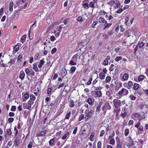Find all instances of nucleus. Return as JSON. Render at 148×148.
<instances>
[{
    "label": "nucleus",
    "instance_id": "obj_1",
    "mask_svg": "<svg viewBox=\"0 0 148 148\" xmlns=\"http://www.w3.org/2000/svg\"><path fill=\"white\" fill-rule=\"evenodd\" d=\"M113 102L115 107L114 112L116 113V120L120 119V116L119 113L120 110V101L116 99L113 100Z\"/></svg>",
    "mask_w": 148,
    "mask_h": 148
},
{
    "label": "nucleus",
    "instance_id": "obj_2",
    "mask_svg": "<svg viewBox=\"0 0 148 148\" xmlns=\"http://www.w3.org/2000/svg\"><path fill=\"white\" fill-rule=\"evenodd\" d=\"M94 111L92 110H89L86 109L85 112V121H88L89 119L91 117L92 114L94 113Z\"/></svg>",
    "mask_w": 148,
    "mask_h": 148
},
{
    "label": "nucleus",
    "instance_id": "obj_3",
    "mask_svg": "<svg viewBox=\"0 0 148 148\" xmlns=\"http://www.w3.org/2000/svg\"><path fill=\"white\" fill-rule=\"evenodd\" d=\"M34 101L32 100H29L27 103H23V108L24 109H27L29 110L31 108L32 106L34 103Z\"/></svg>",
    "mask_w": 148,
    "mask_h": 148
},
{
    "label": "nucleus",
    "instance_id": "obj_4",
    "mask_svg": "<svg viewBox=\"0 0 148 148\" xmlns=\"http://www.w3.org/2000/svg\"><path fill=\"white\" fill-rule=\"evenodd\" d=\"M111 109V106L109 103L107 102L105 103L104 106L102 108V110L105 113L107 110H109Z\"/></svg>",
    "mask_w": 148,
    "mask_h": 148
},
{
    "label": "nucleus",
    "instance_id": "obj_5",
    "mask_svg": "<svg viewBox=\"0 0 148 148\" xmlns=\"http://www.w3.org/2000/svg\"><path fill=\"white\" fill-rule=\"evenodd\" d=\"M91 93L95 97H97L99 98L102 96V93L101 91L92 90Z\"/></svg>",
    "mask_w": 148,
    "mask_h": 148
},
{
    "label": "nucleus",
    "instance_id": "obj_6",
    "mask_svg": "<svg viewBox=\"0 0 148 148\" xmlns=\"http://www.w3.org/2000/svg\"><path fill=\"white\" fill-rule=\"evenodd\" d=\"M107 70L106 68H103V71L100 72L99 74V78L101 80L103 79L106 76V74L107 73Z\"/></svg>",
    "mask_w": 148,
    "mask_h": 148
},
{
    "label": "nucleus",
    "instance_id": "obj_7",
    "mask_svg": "<svg viewBox=\"0 0 148 148\" xmlns=\"http://www.w3.org/2000/svg\"><path fill=\"white\" fill-rule=\"evenodd\" d=\"M58 105V102L55 100L51 101L49 106L50 108H57Z\"/></svg>",
    "mask_w": 148,
    "mask_h": 148
},
{
    "label": "nucleus",
    "instance_id": "obj_8",
    "mask_svg": "<svg viewBox=\"0 0 148 148\" xmlns=\"http://www.w3.org/2000/svg\"><path fill=\"white\" fill-rule=\"evenodd\" d=\"M98 0H93L89 3V6L92 8H94L97 6Z\"/></svg>",
    "mask_w": 148,
    "mask_h": 148
},
{
    "label": "nucleus",
    "instance_id": "obj_9",
    "mask_svg": "<svg viewBox=\"0 0 148 148\" xmlns=\"http://www.w3.org/2000/svg\"><path fill=\"white\" fill-rule=\"evenodd\" d=\"M47 132V131L46 130L39 132L36 134V136L37 137L44 136L46 134Z\"/></svg>",
    "mask_w": 148,
    "mask_h": 148
},
{
    "label": "nucleus",
    "instance_id": "obj_10",
    "mask_svg": "<svg viewBox=\"0 0 148 148\" xmlns=\"http://www.w3.org/2000/svg\"><path fill=\"white\" fill-rule=\"evenodd\" d=\"M12 132L11 130V127L9 128V129H7L6 130L5 133V138L7 137V136L8 135L9 136H10L12 135Z\"/></svg>",
    "mask_w": 148,
    "mask_h": 148
},
{
    "label": "nucleus",
    "instance_id": "obj_11",
    "mask_svg": "<svg viewBox=\"0 0 148 148\" xmlns=\"http://www.w3.org/2000/svg\"><path fill=\"white\" fill-rule=\"evenodd\" d=\"M25 73L23 70L20 71L19 77L21 79V81L23 80L25 78Z\"/></svg>",
    "mask_w": 148,
    "mask_h": 148
},
{
    "label": "nucleus",
    "instance_id": "obj_12",
    "mask_svg": "<svg viewBox=\"0 0 148 148\" xmlns=\"http://www.w3.org/2000/svg\"><path fill=\"white\" fill-rule=\"evenodd\" d=\"M45 63L44 59L42 58V59L40 61L39 64H38V67L40 69L42 67V65L44 64Z\"/></svg>",
    "mask_w": 148,
    "mask_h": 148
},
{
    "label": "nucleus",
    "instance_id": "obj_13",
    "mask_svg": "<svg viewBox=\"0 0 148 148\" xmlns=\"http://www.w3.org/2000/svg\"><path fill=\"white\" fill-rule=\"evenodd\" d=\"M103 103L102 102H100L99 103L97 104V106L96 108V111L97 112L99 113L100 111V108L101 106Z\"/></svg>",
    "mask_w": 148,
    "mask_h": 148
},
{
    "label": "nucleus",
    "instance_id": "obj_14",
    "mask_svg": "<svg viewBox=\"0 0 148 148\" xmlns=\"http://www.w3.org/2000/svg\"><path fill=\"white\" fill-rule=\"evenodd\" d=\"M86 1H87L86 0H84L83 1V3H83L82 5V7L85 10L88 9L89 7L88 3H84Z\"/></svg>",
    "mask_w": 148,
    "mask_h": 148
},
{
    "label": "nucleus",
    "instance_id": "obj_15",
    "mask_svg": "<svg viewBox=\"0 0 148 148\" xmlns=\"http://www.w3.org/2000/svg\"><path fill=\"white\" fill-rule=\"evenodd\" d=\"M99 22L100 23H102L103 24L107 23V21L105 19L101 17H100L98 19Z\"/></svg>",
    "mask_w": 148,
    "mask_h": 148
},
{
    "label": "nucleus",
    "instance_id": "obj_16",
    "mask_svg": "<svg viewBox=\"0 0 148 148\" xmlns=\"http://www.w3.org/2000/svg\"><path fill=\"white\" fill-rule=\"evenodd\" d=\"M71 114V111H69V110L67 111L66 114L65 115L64 119H69V117Z\"/></svg>",
    "mask_w": 148,
    "mask_h": 148
},
{
    "label": "nucleus",
    "instance_id": "obj_17",
    "mask_svg": "<svg viewBox=\"0 0 148 148\" xmlns=\"http://www.w3.org/2000/svg\"><path fill=\"white\" fill-rule=\"evenodd\" d=\"M32 65V68L34 71L36 72L38 71H39V70L37 66V62L34 63Z\"/></svg>",
    "mask_w": 148,
    "mask_h": 148
},
{
    "label": "nucleus",
    "instance_id": "obj_18",
    "mask_svg": "<svg viewBox=\"0 0 148 148\" xmlns=\"http://www.w3.org/2000/svg\"><path fill=\"white\" fill-rule=\"evenodd\" d=\"M19 49V47L17 46V45H15L13 47V53H15Z\"/></svg>",
    "mask_w": 148,
    "mask_h": 148
},
{
    "label": "nucleus",
    "instance_id": "obj_19",
    "mask_svg": "<svg viewBox=\"0 0 148 148\" xmlns=\"http://www.w3.org/2000/svg\"><path fill=\"white\" fill-rule=\"evenodd\" d=\"M128 93V91L125 88H123L121 91V95L122 94L123 95H127Z\"/></svg>",
    "mask_w": 148,
    "mask_h": 148
},
{
    "label": "nucleus",
    "instance_id": "obj_20",
    "mask_svg": "<svg viewBox=\"0 0 148 148\" xmlns=\"http://www.w3.org/2000/svg\"><path fill=\"white\" fill-rule=\"evenodd\" d=\"M26 34H24L21 37L20 41L23 44L25 42V40L26 39Z\"/></svg>",
    "mask_w": 148,
    "mask_h": 148
},
{
    "label": "nucleus",
    "instance_id": "obj_21",
    "mask_svg": "<svg viewBox=\"0 0 148 148\" xmlns=\"http://www.w3.org/2000/svg\"><path fill=\"white\" fill-rule=\"evenodd\" d=\"M116 143L117 145L116 148H120V139L118 137L116 136Z\"/></svg>",
    "mask_w": 148,
    "mask_h": 148
},
{
    "label": "nucleus",
    "instance_id": "obj_22",
    "mask_svg": "<svg viewBox=\"0 0 148 148\" xmlns=\"http://www.w3.org/2000/svg\"><path fill=\"white\" fill-rule=\"evenodd\" d=\"M78 55L77 54H76L74 55L71 58V60H73L75 62H77V57Z\"/></svg>",
    "mask_w": 148,
    "mask_h": 148
},
{
    "label": "nucleus",
    "instance_id": "obj_23",
    "mask_svg": "<svg viewBox=\"0 0 148 148\" xmlns=\"http://www.w3.org/2000/svg\"><path fill=\"white\" fill-rule=\"evenodd\" d=\"M19 140V139L18 138V137H16L14 139V142L15 143V147H18V145H19L18 142Z\"/></svg>",
    "mask_w": 148,
    "mask_h": 148
},
{
    "label": "nucleus",
    "instance_id": "obj_24",
    "mask_svg": "<svg viewBox=\"0 0 148 148\" xmlns=\"http://www.w3.org/2000/svg\"><path fill=\"white\" fill-rule=\"evenodd\" d=\"M128 75L127 73H125L123 76L122 78V80L123 81H125L127 80L128 79Z\"/></svg>",
    "mask_w": 148,
    "mask_h": 148
},
{
    "label": "nucleus",
    "instance_id": "obj_25",
    "mask_svg": "<svg viewBox=\"0 0 148 148\" xmlns=\"http://www.w3.org/2000/svg\"><path fill=\"white\" fill-rule=\"evenodd\" d=\"M24 97H25V99L23 98L22 99V101L24 102L25 101L26 99H28L29 98V94L28 93H26L25 94Z\"/></svg>",
    "mask_w": 148,
    "mask_h": 148
},
{
    "label": "nucleus",
    "instance_id": "obj_26",
    "mask_svg": "<svg viewBox=\"0 0 148 148\" xmlns=\"http://www.w3.org/2000/svg\"><path fill=\"white\" fill-rule=\"evenodd\" d=\"M70 135V132H67L62 137V139L63 140L66 139L67 137H68Z\"/></svg>",
    "mask_w": 148,
    "mask_h": 148
},
{
    "label": "nucleus",
    "instance_id": "obj_27",
    "mask_svg": "<svg viewBox=\"0 0 148 148\" xmlns=\"http://www.w3.org/2000/svg\"><path fill=\"white\" fill-rule=\"evenodd\" d=\"M76 69V68L74 66H71V68L69 72L71 74H73Z\"/></svg>",
    "mask_w": 148,
    "mask_h": 148
},
{
    "label": "nucleus",
    "instance_id": "obj_28",
    "mask_svg": "<svg viewBox=\"0 0 148 148\" xmlns=\"http://www.w3.org/2000/svg\"><path fill=\"white\" fill-rule=\"evenodd\" d=\"M13 3L12 1H11L9 3V9L10 11H13Z\"/></svg>",
    "mask_w": 148,
    "mask_h": 148
},
{
    "label": "nucleus",
    "instance_id": "obj_29",
    "mask_svg": "<svg viewBox=\"0 0 148 148\" xmlns=\"http://www.w3.org/2000/svg\"><path fill=\"white\" fill-rule=\"evenodd\" d=\"M115 4L116 5L114 7V8L115 9L118 8L120 6V3L119 1L117 0L115 1Z\"/></svg>",
    "mask_w": 148,
    "mask_h": 148
},
{
    "label": "nucleus",
    "instance_id": "obj_30",
    "mask_svg": "<svg viewBox=\"0 0 148 148\" xmlns=\"http://www.w3.org/2000/svg\"><path fill=\"white\" fill-rule=\"evenodd\" d=\"M13 133L14 134V136L16 137L18 134V131L16 127V126H15L14 127V131Z\"/></svg>",
    "mask_w": 148,
    "mask_h": 148
},
{
    "label": "nucleus",
    "instance_id": "obj_31",
    "mask_svg": "<svg viewBox=\"0 0 148 148\" xmlns=\"http://www.w3.org/2000/svg\"><path fill=\"white\" fill-rule=\"evenodd\" d=\"M144 44L143 42H141L137 45V47H138V51H141L142 50V48L144 45Z\"/></svg>",
    "mask_w": 148,
    "mask_h": 148
},
{
    "label": "nucleus",
    "instance_id": "obj_32",
    "mask_svg": "<svg viewBox=\"0 0 148 148\" xmlns=\"http://www.w3.org/2000/svg\"><path fill=\"white\" fill-rule=\"evenodd\" d=\"M86 102L88 103V104L92 106L94 104V102L92 101V99L90 98H88Z\"/></svg>",
    "mask_w": 148,
    "mask_h": 148
},
{
    "label": "nucleus",
    "instance_id": "obj_33",
    "mask_svg": "<svg viewBox=\"0 0 148 148\" xmlns=\"http://www.w3.org/2000/svg\"><path fill=\"white\" fill-rule=\"evenodd\" d=\"M54 138H53L50 140L49 141V144L51 146H53L54 145Z\"/></svg>",
    "mask_w": 148,
    "mask_h": 148
},
{
    "label": "nucleus",
    "instance_id": "obj_34",
    "mask_svg": "<svg viewBox=\"0 0 148 148\" xmlns=\"http://www.w3.org/2000/svg\"><path fill=\"white\" fill-rule=\"evenodd\" d=\"M94 136L95 133L94 132H92L91 133L89 138V139L91 141H93L94 139Z\"/></svg>",
    "mask_w": 148,
    "mask_h": 148
},
{
    "label": "nucleus",
    "instance_id": "obj_35",
    "mask_svg": "<svg viewBox=\"0 0 148 148\" xmlns=\"http://www.w3.org/2000/svg\"><path fill=\"white\" fill-rule=\"evenodd\" d=\"M138 78L139 82L143 81L145 78V77L143 75H141L138 76Z\"/></svg>",
    "mask_w": 148,
    "mask_h": 148
},
{
    "label": "nucleus",
    "instance_id": "obj_36",
    "mask_svg": "<svg viewBox=\"0 0 148 148\" xmlns=\"http://www.w3.org/2000/svg\"><path fill=\"white\" fill-rule=\"evenodd\" d=\"M112 25V23H108L107 22V23H105L104 24V29H105L107 28H109Z\"/></svg>",
    "mask_w": 148,
    "mask_h": 148
},
{
    "label": "nucleus",
    "instance_id": "obj_37",
    "mask_svg": "<svg viewBox=\"0 0 148 148\" xmlns=\"http://www.w3.org/2000/svg\"><path fill=\"white\" fill-rule=\"evenodd\" d=\"M52 89L51 88H49L47 89V94L48 96H50L51 95Z\"/></svg>",
    "mask_w": 148,
    "mask_h": 148
},
{
    "label": "nucleus",
    "instance_id": "obj_38",
    "mask_svg": "<svg viewBox=\"0 0 148 148\" xmlns=\"http://www.w3.org/2000/svg\"><path fill=\"white\" fill-rule=\"evenodd\" d=\"M66 70L65 69H64L62 71L61 73V74L62 75V76H63V77L66 75Z\"/></svg>",
    "mask_w": 148,
    "mask_h": 148
},
{
    "label": "nucleus",
    "instance_id": "obj_39",
    "mask_svg": "<svg viewBox=\"0 0 148 148\" xmlns=\"http://www.w3.org/2000/svg\"><path fill=\"white\" fill-rule=\"evenodd\" d=\"M139 88V85L137 83H135L133 85V88L134 90H138Z\"/></svg>",
    "mask_w": 148,
    "mask_h": 148
},
{
    "label": "nucleus",
    "instance_id": "obj_40",
    "mask_svg": "<svg viewBox=\"0 0 148 148\" xmlns=\"http://www.w3.org/2000/svg\"><path fill=\"white\" fill-rule=\"evenodd\" d=\"M75 106L73 100H71L69 101V106L71 108Z\"/></svg>",
    "mask_w": 148,
    "mask_h": 148
},
{
    "label": "nucleus",
    "instance_id": "obj_41",
    "mask_svg": "<svg viewBox=\"0 0 148 148\" xmlns=\"http://www.w3.org/2000/svg\"><path fill=\"white\" fill-rule=\"evenodd\" d=\"M30 99L29 100H32L33 101L36 99V97L33 94H31L29 96Z\"/></svg>",
    "mask_w": 148,
    "mask_h": 148
},
{
    "label": "nucleus",
    "instance_id": "obj_42",
    "mask_svg": "<svg viewBox=\"0 0 148 148\" xmlns=\"http://www.w3.org/2000/svg\"><path fill=\"white\" fill-rule=\"evenodd\" d=\"M84 118L85 119V118L84 117V114H81L80 115L78 118V121H80Z\"/></svg>",
    "mask_w": 148,
    "mask_h": 148
},
{
    "label": "nucleus",
    "instance_id": "obj_43",
    "mask_svg": "<svg viewBox=\"0 0 148 148\" xmlns=\"http://www.w3.org/2000/svg\"><path fill=\"white\" fill-rule=\"evenodd\" d=\"M25 71L27 75L29 76L31 71L28 68H25Z\"/></svg>",
    "mask_w": 148,
    "mask_h": 148
},
{
    "label": "nucleus",
    "instance_id": "obj_44",
    "mask_svg": "<svg viewBox=\"0 0 148 148\" xmlns=\"http://www.w3.org/2000/svg\"><path fill=\"white\" fill-rule=\"evenodd\" d=\"M23 59L22 56L21 54H20L18 56L17 61L18 62H21Z\"/></svg>",
    "mask_w": 148,
    "mask_h": 148
},
{
    "label": "nucleus",
    "instance_id": "obj_45",
    "mask_svg": "<svg viewBox=\"0 0 148 148\" xmlns=\"http://www.w3.org/2000/svg\"><path fill=\"white\" fill-rule=\"evenodd\" d=\"M74 62V61L73 60L71 59L69 62V64H70L71 66L76 65L77 64L75 62Z\"/></svg>",
    "mask_w": 148,
    "mask_h": 148
},
{
    "label": "nucleus",
    "instance_id": "obj_46",
    "mask_svg": "<svg viewBox=\"0 0 148 148\" xmlns=\"http://www.w3.org/2000/svg\"><path fill=\"white\" fill-rule=\"evenodd\" d=\"M93 87L94 88V90H96V91H101V89L102 88V87H96L95 86H93Z\"/></svg>",
    "mask_w": 148,
    "mask_h": 148
},
{
    "label": "nucleus",
    "instance_id": "obj_47",
    "mask_svg": "<svg viewBox=\"0 0 148 148\" xmlns=\"http://www.w3.org/2000/svg\"><path fill=\"white\" fill-rule=\"evenodd\" d=\"M115 3V1H114L111 0L108 2V4L111 6H113L114 4Z\"/></svg>",
    "mask_w": 148,
    "mask_h": 148
},
{
    "label": "nucleus",
    "instance_id": "obj_48",
    "mask_svg": "<svg viewBox=\"0 0 148 148\" xmlns=\"http://www.w3.org/2000/svg\"><path fill=\"white\" fill-rule=\"evenodd\" d=\"M98 23V21H94L92 25V28L95 27V26Z\"/></svg>",
    "mask_w": 148,
    "mask_h": 148
},
{
    "label": "nucleus",
    "instance_id": "obj_49",
    "mask_svg": "<svg viewBox=\"0 0 148 148\" xmlns=\"http://www.w3.org/2000/svg\"><path fill=\"white\" fill-rule=\"evenodd\" d=\"M29 75H30L32 77H33L35 76V73L32 70L31 71Z\"/></svg>",
    "mask_w": 148,
    "mask_h": 148
},
{
    "label": "nucleus",
    "instance_id": "obj_50",
    "mask_svg": "<svg viewBox=\"0 0 148 148\" xmlns=\"http://www.w3.org/2000/svg\"><path fill=\"white\" fill-rule=\"evenodd\" d=\"M39 56V54L38 53H36L34 56V60H37L38 59Z\"/></svg>",
    "mask_w": 148,
    "mask_h": 148
},
{
    "label": "nucleus",
    "instance_id": "obj_51",
    "mask_svg": "<svg viewBox=\"0 0 148 148\" xmlns=\"http://www.w3.org/2000/svg\"><path fill=\"white\" fill-rule=\"evenodd\" d=\"M111 79V78L110 76H107L106 79V83L110 82Z\"/></svg>",
    "mask_w": 148,
    "mask_h": 148
},
{
    "label": "nucleus",
    "instance_id": "obj_52",
    "mask_svg": "<svg viewBox=\"0 0 148 148\" xmlns=\"http://www.w3.org/2000/svg\"><path fill=\"white\" fill-rule=\"evenodd\" d=\"M92 79L91 77L90 78L88 81L87 82L86 84L88 85H89L91 84V83H92L91 82H92Z\"/></svg>",
    "mask_w": 148,
    "mask_h": 148
},
{
    "label": "nucleus",
    "instance_id": "obj_53",
    "mask_svg": "<svg viewBox=\"0 0 148 148\" xmlns=\"http://www.w3.org/2000/svg\"><path fill=\"white\" fill-rule=\"evenodd\" d=\"M77 20L79 22H82L83 21L82 16H79L77 18Z\"/></svg>",
    "mask_w": 148,
    "mask_h": 148
},
{
    "label": "nucleus",
    "instance_id": "obj_54",
    "mask_svg": "<svg viewBox=\"0 0 148 148\" xmlns=\"http://www.w3.org/2000/svg\"><path fill=\"white\" fill-rule=\"evenodd\" d=\"M102 142L101 141H99L97 143V148H101Z\"/></svg>",
    "mask_w": 148,
    "mask_h": 148
},
{
    "label": "nucleus",
    "instance_id": "obj_55",
    "mask_svg": "<svg viewBox=\"0 0 148 148\" xmlns=\"http://www.w3.org/2000/svg\"><path fill=\"white\" fill-rule=\"evenodd\" d=\"M15 62V60H10V61L8 62V64H10V66L14 64Z\"/></svg>",
    "mask_w": 148,
    "mask_h": 148
},
{
    "label": "nucleus",
    "instance_id": "obj_56",
    "mask_svg": "<svg viewBox=\"0 0 148 148\" xmlns=\"http://www.w3.org/2000/svg\"><path fill=\"white\" fill-rule=\"evenodd\" d=\"M45 68H48V66H50V67H51V66L52 65H51V62L50 61L46 63V64L45 65Z\"/></svg>",
    "mask_w": 148,
    "mask_h": 148
},
{
    "label": "nucleus",
    "instance_id": "obj_57",
    "mask_svg": "<svg viewBox=\"0 0 148 148\" xmlns=\"http://www.w3.org/2000/svg\"><path fill=\"white\" fill-rule=\"evenodd\" d=\"M33 145V143L31 141L29 143L27 147L28 148H32Z\"/></svg>",
    "mask_w": 148,
    "mask_h": 148
},
{
    "label": "nucleus",
    "instance_id": "obj_58",
    "mask_svg": "<svg viewBox=\"0 0 148 148\" xmlns=\"http://www.w3.org/2000/svg\"><path fill=\"white\" fill-rule=\"evenodd\" d=\"M114 66V65L113 64H111V65L110 66L109 68V70L110 71H112L114 70V68L113 67Z\"/></svg>",
    "mask_w": 148,
    "mask_h": 148
},
{
    "label": "nucleus",
    "instance_id": "obj_59",
    "mask_svg": "<svg viewBox=\"0 0 148 148\" xmlns=\"http://www.w3.org/2000/svg\"><path fill=\"white\" fill-rule=\"evenodd\" d=\"M129 130L128 129H126L125 131V133H124L125 135V136H127L128 135V134L129 133Z\"/></svg>",
    "mask_w": 148,
    "mask_h": 148
},
{
    "label": "nucleus",
    "instance_id": "obj_60",
    "mask_svg": "<svg viewBox=\"0 0 148 148\" xmlns=\"http://www.w3.org/2000/svg\"><path fill=\"white\" fill-rule=\"evenodd\" d=\"M99 13L101 15H104L107 13L103 10H101Z\"/></svg>",
    "mask_w": 148,
    "mask_h": 148
},
{
    "label": "nucleus",
    "instance_id": "obj_61",
    "mask_svg": "<svg viewBox=\"0 0 148 148\" xmlns=\"http://www.w3.org/2000/svg\"><path fill=\"white\" fill-rule=\"evenodd\" d=\"M109 143L112 145H114L115 144V140L113 139H111Z\"/></svg>",
    "mask_w": 148,
    "mask_h": 148
},
{
    "label": "nucleus",
    "instance_id": "obj_62",
    "mask_svg": "<svg viewBox=\"0 0 148 148\" xmlns=\"http://www.w3.org/2000/svg\"><path fill=\"white\" fill-rule=\"evenodd\" d=\"M64 27V25L63 24L61 25L59 27L58 31L61 32V29L63 28Z\"/></svg>",
    "mask_w": 148,
    "mask_h": 148
},
{
    "label": "nucleus",
    "instance_id": "obj_63",
    "mask_svg": "<svg viewBox=\"0 0 148 148\" xmlns=\"http://www.w3.org/2000/svg\"><path fill=\"white\" fill-rule=\"evenodd\" d=\"M57 49L56 47H54L52 49L51 51V53L52 54H53L57 51Z\"/></svg>",
    "mask_w": 148,
    "mask_h": 148
},
{
    "label": "nucleus",
    "instance_id": "obj_64",
    "mask_svg": "<svg viewBox=\"0 0 148 148\" xmlns=\"http://www.w3.org/2000/svg\"><path fill=\"white\" fill-rule=\"evenodd\" d=\"M16 108L15 106H12L11 108V110L12 111H15L16 110Z\"/></svg>",
    "mask_w": 148,
    "mask_h": 148
}]
</instances>
